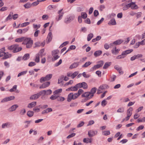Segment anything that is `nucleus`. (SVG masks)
<instances>
[{"mask_svg":"<svg viewBox=\"0 0 145 145\" xmlns=\"http://www.w3.org/2000/svg\"><path fill=\"white\" fill-rule=\"evenodd\" d=\"M22 44H26L27 48H30L32 46L33 44V40H31V38H25L24 37Z\"/></svg>","mask_w":145,"mask_h":145,"instance_id":"1","label":"nucleus"},{"mask_svg":"<svg viewBox=\"0 0 145 145\" xmlns=\"http://www.w3.org/2000/svg\"><path fill=\"white\" fill-rule=\"evenodd\" d=\"M8 49L10 50H13L12 52L14 53H16L20 52L22 50V48L19 47L18 44H14L8 47Z\"/></svg>","mask_w":145,"mask_h":145,"instance_id":"2","label":"nucleus"},{"mask_svg":"<svg viewBox=\"0 0 145 145\" xmlns=\"http://www.w3.org/2000/svg\"><path fill=\"white\" fill-rule=\"evenodd\" d=\"M133 51V50L132 49H130L123 51L122 52L121 55L118 56L116 58L119 59L124 58L126 57L127 54L131 53Z\"/></svg>","mask_w":145,"mask_h":145,"instance_id":"3","label":"nucleus"},{"mask_svg":"<svg viewBox=\"0 0 145 145\" xmlns=\"http://www.w3.org/2000/svg\"><path fill=\"white\" fill-rule=\"evenodd\" d=\"M78 97L76 93H70L68 95L67 101L68 102H70L72 100H75Z\"/></svg>","mask_w":145,"mask_h":145,"instance_id":"4","label":"nucleus"},{"mask_svg":"<svg viewBox=\"0 0 145 145\" xmlns=\"http://www.w3.org/2000/svg\"><path fill=\"white\" fill-rule=\"evenodd\" d=\"M59 52V51L58 50H54L52 52V54L53 57V61H55L59 57V56L58 55Z\"/></svg>","mask_w":145,"mask_h":145,"instance_id":"5","label":"nucleus"},{"mask_svg":"<svg viewBox=\"0 0 145 145\" xmlns=\"http://www.w3.org/2000/svg\"><path fill=\"white\" fill-rule=\"evenodd\" d=\"M75 18V16L73 15H71L65 18L64 20V22L66 24H68L73 20Z\"/></svg>","mask_w":145,"mask_h":145,"instance_id":"6","label":"nucleus"},{"mask_svg":"<svg viewBox=\"0 0 145 145\" xmlns=\"http://www.w3.org/2000/svg\"><path fill=\"white\" fill-rule=\"evenodd\" d=\"M52 74H49L47 75L45 77H42L40 80V82L42 83L44 81L49 80L52 78Z\"/></svg>","mask_w":145,"mask_h":145,"instance_id":"7","label":"nucleus"},{"mask_svg":"<svg viewBox=\"0 0 145 145\" xmlns=\"http://www.w3.org/2000/svg\"><path fill=\"white\" fill-rule=\"evenodd\" d=\"M15 97L14 96H11L5 97L2 99L1 101V103H4L8 101L14 100L15 99Z\"/></svg>","mask_w":145,"mask_h":145,"instance_id":"8","label":"nucleus"},{"mask_svg":"<svg viewBox=\"0 0 145 145\" xmlns=\"http://www.w3.org/2000/svg\"><path fill=\"white\" fill-rule=\"evenodd\" d=\"M41 95L44 96L45 95H48L51 94L52 91L51 89H48L47 90H44L40 91Z\"/></svg>","mask_w":145,"mask_h":145,"instance_id":"9","label":"nucleus"},{"mask_svg":"<svg viewBox=\"0 0 145 145\" xmlns=\"http://www.w3.org/2000/svg\"><path fill=\"white\" fill-rule=\"evenodd\" d=\"M107 86H108L106 85H103L101 86L97 89V94H99L102 93L103 90L106 89Z\"/></svg>","mask_w":145,"mask_h":145,"instance_id":"10","label":"nucleus"},{"mask_svg":"<svg viewBox=\"0 0 145 145\" xmlns=\"http://www.w3.org/2000/svg\"><path fill=\"white\" fill-rule=\"evenodd\" d=\"M40 95H41L40 92L37 94H34L31 96L30 97V99L31 100H35L38 98Z\"/></svg>","mask_w":145,"mask_h":145,"instance_id":"11","label":"nucleus"},{"mask_svg":"<svg viewBox=\"0 0 145 145\" xmlns=\"http://www.w3.org/2000/svg\"><path fill=\"white\" fill-rule=\"evenodd\" d=\"M97 90V89L95 87L91 89L90 91L89 92L90 95L89 98H92L94 96V94L96 92Z\"/></svg>","mask_w":145,"mask_h":145,"instance_id":"12","label":"nucleus"},{"mask_svg":"<svg viewBox=\"0 0 145 145\" xmlns=\"http://www.w3.org/2000/svg\"><path fill=\"white\" fill-rule=\"evenodd\" d=\"M90 96V95L89 92H86L82 94L81 95V97H86V98L85 99L86 100H88L91 98H89Z\"/></svg>","mask_w":145,"mask_h":145,"instance_id":"13","label":"nucleus"},{"mask_svg":"<svg viewBox=\"0 0 145 145\" xmlns=\"http://www.w3.org/2000/svg\"><path fill=\"white\" fill-rule=\"evenodd\" d=\"M97 133V131H93V130H90L88 132V135L89 137H92L96 135Z\"/></svg>","mask_w":145,"mask_h":145,"instance_id":"14","label":"nucleus"},{"mask_svg":"<svg viewBox=\"0 0 145 145\" xmlns=\"http://www.w3.org/2000/svg\"><path fill=\"white\" fill-rule=\"evenodd\" d=\"M50 82H47L43 84L39 87L40 89H43L48 87L50 84Z\"/></svg>","mask_w":145,"mask_h":145,"instance_id":"15","label":"nucleus"},{"mask_svg":"<svg viewBox=\"0 0 145 145\" xmlns=\"http://www.w3.org/2000/svg\"><path fill=\"white\" fill-rule=\"evenodd\" d=\"M131 7H130L132 9H136L138 8V6L135 4V2H131L130 3Z\"/></svg>","mask_w":145,"mask_h":145,"instance_id":"16","label":"nucleus"},{"mask_svg":"<svg viewBox=\"0 0 145 145\" xmlns=\"http://www.w3.org/2000/svg\"><path fill=\"white\" fill-rule=\"evenodd\" d=\"M120 50V49H117L116 47H115L112 50L111 52L113 54L116 55L118 54Z\"/></svg>","mask_w":145,"mask_h":145,"instance_id":"17","label":"nucleus"},{"mask_svg":"<svg viewBox=\"0 0 145 145\" xmlns=\"http://www.w3.org/2000/svg\"><path fill=\"white\" fill-rule=\"evenodd\" d=\"M18 106L17 105H14L12 106L10 108H9L8 110L10 112L13 111L15 110Z\"/></svg>","mask_w":145,"mask_h":145,"instance_id":"18","label":"nucleus"},{"mask_svg":"<svg viewBox=\"0 0 145 145\" xmlns=\"http://www.w3.org/2000/svg\"><path fill=\"white\" fill-rule=\"evenodd\" d=\"M79 65V62H75L72 64L70 67L69 68L72 69L76 68Z\"/></svg>","mask_w":145,"mask_h":145,"instance_id":"19","label":"nucleus"},{"mask_svg":"<svg viewBox=\"0 0 145 145\" xmlns=\"http://www.w3.org/2000/svg\"><path fill=\"white\" fill-rule=\"evenodd\" d=\"M110 25H116V21L114 18L111 19L108 23Z\"/></svg>","mask_w":145,"mask_h":145,"instance_id":"20","label":"nucleus"},{"mask_svg":"<svg viewBox=\"0 0 145 145\" xmlns=\"http://www.w3.org/2000/svg\"><path fill=\"white\" fill-rule=\"evenodd\" d=\"M64 14V13L63 12H62L61 14H59L58 16L56 17V18L55 20L56 21L58 22L61 20Z\"/></svg>","mask_w":145,"mask_h":145,"instance_id":"21","label":"nucleus"},{"mask_svg":"<svg viewBox=\"0 0 145 145\" xmlns=\"http://www.w3.org/2000/svg\"><path fill=\"white\" fill-rule=\"evenodd\" d=\"M36 47H39L40 46H44L45 44V42H38L35 43Z\"/></svg>","mask_w":145,"mask_h":145,"instance_id":"22","label":"nucleus"},{"mask_svg":"<svg viewBox=\"0 0 145 145\" xmlns=\"http://www.w3.org/2000/svg\"><path fill=\"white\" fill-rule=\"evenodd\" d=\"M13 16V13L12 12H11L10 14L8 15V17L6 18L5 20V22H7L8 20H11L12 18V17Z\"/></svg>","mask_w":145,"mask_h":145,"instance_id":"23","label":"nucleus"},{"mask_svg":"<svg viewBox=\"0 0 145 145\" xmlns=\"http://www.w3.org/2000/svg\"><path fill=\"white\" fill-rule=\"evenodd\" d=\"M133 110V108L131 107L128 109L127 111V116H131L132 114V111Z\"/></svg>","mask_w":145,"mask_h":145,"instance_id":"24","label":"nucleus"},{"mask_svg":"<svg viewBox=\"0 0 145 145\" xmlns=\"http://www.w3.org/2000/svg\"><path fill=\"white\" fill-rule=\"evenodd\" d=\"M36 105V102H33L29 103L27 106V107L29 108H32L35 106Z\"/></svg>","mask_w":145,"mask_h":145,"instance_id":"25","label":"nucleus"},{"mask_svg":"<svg viewBox=\"0 0 145 145\" xmlns=\"http://www.w3.org/2000/svg\"><path fill=\"white\" fill-rule=\"evenodd\" d=\"M102 53V51L101 50H98L95 51L94 54V55L97 57L100 55Z\"/></svg>","mask_w":145,"mask_h":145,"instance_id":"26","label":"nucleus"},{"mask_svg":"<svg viewBox=\"0 0 145 145\" xmlns=\"http://www.w3.org/2000/svg\"><path fill=\"white\" fill-rule=\"evenodd\" d=\"M100 67L99 66L98 64H97L96 65H95L92 67L90 69V71H94L97 69L99 68Z\"/></svg>","mask_w":145,"mask_h":145,"instance_id":"27","label":"nucleus"},{"mask_svg":"<svg viewBox=\"0 0 145 145\" xmlns=\"http://www.w3.org/2000/svg\"><path fill=\"white\" fill-rule=\"evenodd\" d=\"M114 68L119 72L120 73L123 74V72L122 71L121 68H120L118 65H115L114 67Z\"/></svg>","mask_w":145,"mask_h":145,"instance_id":"28","label":"nucleus"},{"mask_svg":"<svg viewBox=\"0 0 145 145\" xmlns=\"http://www.w3.org/2000/svg\"><path fill=\"white\" fill-rule=\"evenodd\" d=\"M131 4L130 3L127 4H126L125 6H124L122 8L123 10H125L127 9H128L130 7H131Z\"/></svg>","mask_w":145,"mask_h":145,"instance_id":"29","label":"nucleus"},{"mask_svg":"<svg viewBox=\"0 0 145 145\" xmlns=\"http://www.w3.org/2000/svg\"><path fill=\"white\" fill-rule=\"evenodd\" d=\"M123 42V40L121 39H119L114 42V44L115 45H119L120 44Z\"/></svg>","mask_w":145,"mask_h":145,"instance_id":"30","label":"nucleus"},{"mask_svg":"<svg viewBox=\"0 0 145 145\" xmlns=\"http://www.w3.org/2000/svg\"><path fill=\"white\" fill-rule=\"evenodd\" d=\"M11 54H9L8 53L5 52V55H4V56L3 57L4 59H7L8 58L10 57L11 56Z\"/></svg>","mask_w":145,"mask_h":145,"instance_id":"31","label":"nucleus"},{"mask_svg":"<svg viewBox=\"0 0 145 145\" xmlns=\"http://www.w3.org/2000/svg\"><path fill=\"white\" fill-rule=\"evenodd\" d=\"M29 58V54H25L23 57L22 59L24 60H26Z\"/></svg>","mask_w":145,"mask_h":145,"instance_id":"32","label":"nucleus"},{"mask_svg":"<svg viewBox=\"0 0 145 145\" xmlns=\"http://www.w3.org/2000/svg\"><path fill=\"white\" fill-rule=\"evenodd\" d=\"M31 4L29 3H27L24 5L25 8H29L31 7Z\"/></svg>","mask_w":145,"mask_h":145,"instance_id":"33","label":"nucleus"},{"mask_svg":"<svg viewBox=\"0 0 145 145\" xmlns=\"http://www.w3.org/2000/svg\"><path fill=\"white\" fill-rule=\"evenodd\" d=\"M24 37H22L16 39L15 40V41L17 42H20L24 41Z\"/></svg>","mask_w":145,"mask_h":145,"instance_id":"34","label":"nucleus"},{"mask_svg":"<svg viewBox=\"0 0 145 145\" xmlns=\"http://www.w3.org/2000/svg\"><path fill=\"white\" fill-rule=\"evenodd\" d=\"M27 72V71H25L19 73L18 75V77H19L22 75H24Z\"/></svg>","mask_w":145,"mask_h":145,"instance_id":"35","label":"nucleus"},{"mask_svg":"<svg viewBox=\"0 0 145 145\" xmlns=\"http://www.w3.org/2000/svg\"><path fill=\"white\" fill-rule=\"evenodd\" d=\"M91 64V63L90 61L87 62L82 66L83 68H86L88 67Z\"/></svg>","mask_w":145,"mask_h":145,"instance_id":"36","label":"nucleus"},{"mask_svg":"<svg viewBox=\"0 0 145 145\" xmlns=\"http://www.w3.org/2000/svg\"><path fill=\"white\" fill-rule=\"evenodd\" d=\"M111 64V62H106L103 68L106 69Z\"/></svg>","mask_w":145,"mask_h":145,"instance_id":"37","label":"nucleus"},{"mask_svg":"<svg viewBox=\"0 0 145 145\" xmlns=\"http://www.w3.org/2000/svg\"><path fill=\"white\" fill-rule=\"evenodd\" d=\"M35 61L37 63H39L40 61V55L39 54H37L36 56Z\"/></svg>","mask_w":145,"mask_h":145,"instance_id":"38","label":"nucleus"},{"mask_svg":"<svg viewBox=\"0 0 145 145\" xmlns=\"http://www.w3.org/2000/svg\"><path fill=\"white\" fill-rule=\"evenodd\" d=\"M62 89H59L55 90L53 92L54 94H58L61 93L62 91Z\"/></svg>","mask_w":145,"mask_h":145,"instance_id":"39","label":"nucleus"},{"mask_svg":"<svg viewBox=\"0 0 145 145\" xmlns=\"http://www.w3.org/2000/svg\"><path fill=\"white\" fill-rule=\"evenodd\" d=\"M93 33H89L88 36L87 40L88 41H89L93 37Z\"/></svg>","mask_w":145,"mask_h":145,"instance_id":"40","label":"nucleus"},{"mask_svg":"<svg viewBox=\"0 0 145 145\" xmlns=\"http://www.w3.org/2000/svg\"><path fill=\"white\" fill-rule=\"evenodd\" d=\"M82 84V88L84 89H86L88 88V85L86 82H83Z\"/></svg>","mask_w":145,"mask_h":145,"instance_id":"41","label":"nucleus"},{"mask_svg":"<svg viewBox=\"0 0 145 145\" xmlns=\"http://www.w3.org/2000/svg\"><path fill=\"white\" fill-rule=\"evenodd\" d=\"M81 17L85 19L86 18L87 16V14L85 12H82L81 13Z\"/></svg>","mask_w":145,"mask_h":145,"instance_id":"42","label":"nucleus"},{"mask_svg":"<svg viewBox=\"0 0 145 145\" xmlns=\"http://www.w3.org/2000/svg\"><path fill=\"white\" fill-rule=\"evenodd\" d=\"M11 123L10 122H7L3 123L2 125V127L10 126H11Z\"/></svg>","mask_w":145,"mask_h":145,"instance_id":"43","label":"nucleus"},{"mask_svg":"<svg viewBox=\"0 0 145 145\" xmlns=\"http://www.w3.org/2000/svg\"><path fill=\"white\" fill-rule=\"evenodd\" d=\"M84 92V91L83 89H80L78 90V92L77 93H76V95L78 97L83 92Z\"/></svg>","mask_w":145,"mask_h":145,"instance_id":"44","label":"nucleus"},{"mask_svg":"<svg viewBox=\"0 0 145 145\" xmlns=\"http://www.w3.org/2000/svg\"><path fill=\"white\" fill-rule=\"evenodd\" d=\"M33 114V111H29L27 113V115L29 117H32Z\"/></svg>","mask_w":145,"mask_h":145,"instance_id":"45","label":"nucleus"},{"mask_svg":"<svg viewBox=\"0 0 145 145\" xmlns=\"http://www.w3.org/2000/svg\"><path fill=\"white\" fill-rule=\"evenodd\" d=\"M107 103V101H106V99H105L102 101L101 103V105L102 106H104L106 105Z\"/></svg>","mask_w":145,"mask_h":145,"instance_id":"46","label":"nucleus"},{"mask_svg":"<svg viewBox=\"0 0 145 145\" xmlns=\"http://www.w3.org/2000/svg\"><path fill=\"white\" fill-rule=\"evenodd\" d=\"M17 86L16 85H14L12 87V88H11L10 89V91L11 92L15 91L17 89Z\"/></svg>","mask_w":145,"mask_h":145,"instance_id":"47","label":"nucleus"},{"mask_svg":"<svg viewBox=\"0 0 145 145\" xmlns=\"http://www.w3.org/2000/svg\"><path fill=\"white\" fill-rule=\"evenodd\" d=\"M102 134L104 135L107 136L109 135L110 134V133L109 131H107L103 132Z\"/></svg>","mask_w":145,"mask_h":145,"instance_id":"48","label":"nucleus"},{"mask_svg":"<svg viewBox=\"0 0 145 145\" xmlns=\"http://www.w3.org/2000/svg\"><path fill=\"white\" fill-rule=\"evenodd\" d=\"M124 110L123 108H120L117 110V112L118 113H122L124 112Z\"/></svg>","mask_w":145,"mask_h":145,"instance_id":"49","label":"nucleus"},{"mask_svg":"<svg viewBox=\"0 0 145 145\" xmlns=\"http://www.w3.org/2000/svg\"><path fill=\"white\" fill-rule=\"evenodd\" d=\"M65 99V98L64 97L60 96L59 97V98L57 99V100L59 101H63Z\"/></svg>","mask_w":145,"mask_h":145,"instance_id":"50","label":"nucleus"},{"mask_svg":"<svg viewBox=\"0 0 145 145\" xmlns=\"http://www.w3.org/2000/svg\"><path fill=\"white\" fill-rule=\"evenodd\" d=\"M82 82L80 83H78L75 85L76 87V88H77L78 89V88H82Z\"/></svg>","mask_w":145,"mask_h":145,"instance_id":"51","label":"nucleus"},{"mask_svg":"<svg viewBox=\"0 0 145 145\" xmlns=\"http://www.w3.org/2000/svg\"><path fill=\"white\" fill-rule=\"evenodd\" d=\"M78 73V72L77 71H76L74 72L73 74H72V78L73 79L77 75Z\"/></svg>","mask_w":145,"mask_h":145,"instance_id":"52","label":"nucleus"},{"mask_svg":"<svg viewBox=\"0 0 145 145\" xmlns=\"http://www.w3.org/2000/svg\"><path fill=\"white\" fill-rule=\"evenodd\" d=\"M42 18L43 20H46L48 19V16L47 15L44 14L42 16Z\"/></svg>","mask_w":145,"mask_h":145,"instance_id":"53","label":"nucleus"},{"mask_svg":"<svg viewBox=\"0 0 145 145\" xmlns=\"http://www.w3.org/2000/svg\"><path fill=\"white\" fill-rule=\"evenodd\" d=\"M62 62V61L61 59H60L58 62L56 63L55 64L54 66L56 67L58 66Z\"/></svg>","mask_w":145,"mask_h":145,"instance_id":"54","label":"nucleus"},{"mask_svg":"<svg viewBox=\"0 0 145 145\" xmlns=\"http://www.w3.org/2000/svg\"><path fill=\"white\" fill-rule=\"evenodd\" d=\"M71 91H76L78 90L77 88L75 85L74 86L71 87Z\"/></svg>","mask_w":145,"mask_h":145,"instance_id":"55","label":"nucleus"},{"mask_svg":"<svg viewBox=\"0 0 145 145\" xmlns=\"http://www.w3.org/2000/svg\"><path fill=\"white\" fill-rule=\"evenodd\" d=\"M29 24V22H25L24 23L22 24L21 27H23L25 26H26L27 25H28Z\"/></svg>","mask_w":145,"mask_h":145,"instance_id":"56","label":"nucleus"},{"mask_svg":"<svg viewBox=\"0 0 145 145\" xmlns=\"http://www.w3.org/2000/svg\"><path fill=\"white\" fill-rule=\"evenodd\" d=\"M83 76L85 78H89L90 75L89 74H86V73L85 72H84L82 74Z\"/></svg>","mask_w":145,"mask_h":145,"instance_id":"57","label":"nucleus"},{"mask_svg":"<svg viewBox=\"0 0 145 145\" xmlns=\"http://www.w3.org/2000/svg\"><path fill=\"white\" fill-rule=\"evenodd\" d=\"M26 111L25 109H22L20 112V114L22 115H23L25 113Z\"/></svg>","mask_w":145,"mask_h":145,"instance_id":"58","label":"nucleus"},{"mask_svg":"<svg viewBox=\"0 0 145 145\" xmlns=\"http://www.w3.org/2000/svg\"><path fill=\"white\" fill-rule=\"evenodd\" d=\"M116 76L114 75H113L112 76L110 77V81L113 82L114 81L115 79L116 78Z\"/></svg>","mask_w":145,"mask_h":145,"instance_id":"59","label":"nucleus"},{"mask_svg":"<svg viewBox=\"0 0 145 145\" xmlns=\"http://www.w3.org/2000/svg\"><path fill=\"white\" fill-rule=\"evenodd\" d=\"M36 65V64L35 62H31L29 63L28 66L30 67H32L35 65Z\"/></svg>","mask_w":145,"mask_h":145,"instance_id":"60","label":"nucleus"},{"mask_svg":"<svg viewBox=\"0 0 145 145\" xmlns=\"http://www.w3.org/2000/svg\"><path fill=\"white\" fill-rule=\"evenodd\" d=\"M69 43L68 42L65 41L63 42L60 46L59 48L62 47L64 46H66Z\"/></svg>","mask_w":145,"mask_h":145,"instance_id":"61","label":"nucleus"},{"mask_svg":"<svg viewBox=\"0 0 145 145\" xmlns=\"http://www.w3.org/2000/svg\"><path fill=\"white\" fill-rule=\"evenodd\" d=\"M104 18H102L99 21L97 22V24L98 25H99L100 24H101L102 22L104 21Z\"/></svg>","mask_w":145,"mask_h":145,"instance_id":"62","label":"nucleus"},{"mask_svg":"<svg viewBox=\"0 0 145 145\" xmlns=\"http://www.w3.org/2000/svg\"><path fill=\"white\" fill-rule=\"evenodd\" d=\"M76 134L75 133H72L70 135H68L67 137V138H69L71 137H73Z\"/></svg>","mask_w":145,"mask_h":145,"instance_id":"63","label":"nucleus"},{"mask_svg":"<svg viewBox=\"0 0 145 145\" xmlns=\"http://www.w3.org/2000/svg\"><path fill=\"white\" fill-rule=\"evenodd\" d=\"M39 3V2L38 0H37V1H35V2H33L32 4L31 5L35 6H36L37 5H38Z\"/></svg>","mask_w":145,"mask_h":145,"instance_id":"64","label":"nucleus"}]
</instances>
